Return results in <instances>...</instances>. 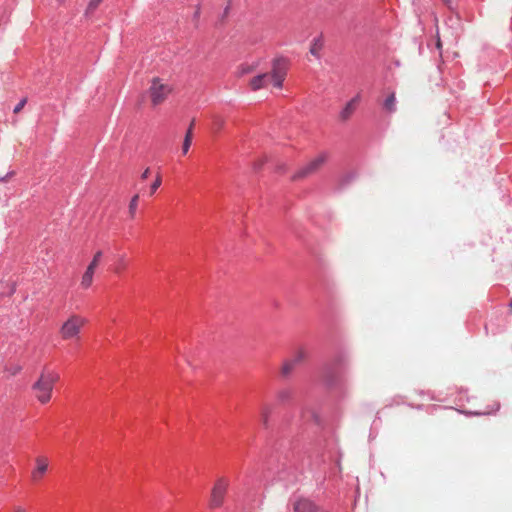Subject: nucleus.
<instances>
[{"label":"nucleus","instance_id":"1a4fd4ad","mask_svg":"<svg viewBox=\"0 0 512 512\" xmlns=\"http://www.w3.org/2000/svg\"><path fill=\"white\" fill-rule=\"evenodd\" d=\"M36 462V468L32 472V478L34 480H39L47 471L48 469V459L44 456H39L35 460Z\"/></svg>","mask_w":512,"mask_h":512},{"label":"nucleus","instance_id":"5701e85b","mask_svg":"<svg viewBox=\"0 0 512 512\" xmlns=\"http://www.w3.org/2000/svg\"><path fill=\"white\" fill-rule=\"evenodd\" d=\"M27 103V98H23L22 100H20V102L15 106L14 108V113L17 114L19 113L23 108L24 106L26 105Z\"/></svg>","mask_w":512,"mask_h":512},{"label":"nucleus","instance_id":"ddd939ff","mask_svg":"<svg viewBox=\"0 0 512 512\" xmlns=\"http://www.w3.org/2000/svg\"><path fill=\"white\" fill-rule=\"evenodd\" d=\"M271 412H272V406L270 404H263L260 407V418H261L262 424L265 427L268 426V421H269Z\"/></svg>","mask_w":512,"mask_h":512},{"label":"nucleus","instance_id":"9d476101","mask_svg":"<svg viewBox=\"0 0 512 512\" xmlns=\"http://www.w3.org/2000/svg\"><path fill=\"white\" fill-rule=\"evenodd\" d=\"M95 271L91 270L90 268H86V271L82 275L80 286L83 289H88L93 284V277H94Z\"/></svg>","mask_w":512,"mask_h":512},{"label":"nucleus","instance_id":"20e7f679","mask_svg":"<svg viewBox=\"0 0 512 512\" xmlns=\"http://www.w3.org/2000/svg\"><path fill=\"white\" fill-rule=\"evenodd\" d=\"M329 154L327 152H321L316 157L311 159L306 165L299 168L292 176L293 181L305 179L315 173H317L328 161Z\"/></svg>","mask_w":512,"mask_h":512},{"label":"nucleus","instance_id":"423d86ee","mask_svg":"<svg viewBox=\"0 0 512 512\" xmlns=\"http://www.w3.org/2000/svg\"><path fill=\"white\" fill-rule=\"evenodd\" d=\"M228 481L224 478H219L213 488H212V491H211V496H210V502H209V506L210 508H219L222 506L223 504V501H224V497L226 495V492H227V489H228Z\"/></svg>","mask_w":512,"mask_h":512},{"label":"nucleus","instance_id":"f3484780","mask_svg":"<svg viewBox=\"0 0 512 512\" xmlns=\"http://www.w3.org/2000/svg\"><path fill=\"white\" fill-rule=\"evenodd\" d=\"M323 47V42L320 38H316L313 40L311 47H310V53L316 57L319 56V52Z\"/></svg>","mask_w":512,"mask_h":512},{"label":"nucleus","instance_id":"2eb2a0df","mask_svg":"<svg viewBox=\"0 0 512 512\" xmlns=\"http://www.w3.org/2000/svg\"><path fill=\"white\" fill-rule=\"evenodd\" d=\"M138 201H139V195L136 194L132 197L130 200L129 206H128V213L131 219H134L136 216V211L138 207Z\"/></svg>","mask_w":512,"mask_h":512},{"label":"nucleus","instance_id":"7c9ffc66","mask_svg":"<svg viewBox=\"0 0 512 512\" xmlns=\"http://www.w3.org/2000/svg\"><path fill=\"white\" fill-rule=\"evenodd\" d=\"M509 306H510V310L512 311V301L510 302Z\"/></svg>","mask_w":512,"mask_h":512},{"label":"nucleus","instance_id":"9b49d317","mask_svg":"<svg viewBox=\"0 0 512 512\" xmlns=\"http://www.w3.org/2000/svg\"><path fill=\"white\" fill-rule=\"evenodd\" d=\"M295 368L296 365L290 359H286L281 365L280 374L283 378H288Z\"/></svg>","mask_w":512,"mask_h":512},{"label":"nucleus","instance_id":"c756f323","mask_svg":"<svg viewBox=\"0 0 512 512\" xmlns=\"http://www.w3.org/2000/svg\"><path fill=\"white\" fill-rule=\"evenodd\" d=\"M436 45H437V48H439V49L441 48V40H440L439 37L437 39V44Z\"/></svg>","mask_w":512,"mask_h":512},{"label":"nucleus","instance_id":"393cba45","mask_svg":"<svg viewBox=\"0 0 512 512\" xmlns=\"http://www.w3.org/2000/svg\"><path fill=\"white\" fill-rule=\"evenodd\" d=\"M253 71V67L252 66H249V65H246V66H241L239 68V71H238V74L240 76L244 75V74H247V73H251Z\"/></svg>","mask_w":512,"mask_h":512},{"label":"nucleus","instance_id":"7ed1b4c3","mask_svg":"<svg viewBox=\"0 0 512 512\" xmlns=\"http://www.w3.org/2000/svg\"><path fill=\"white\" fill-rule=\"evenodd\" d=\"M87 324V319L78 314L70 315L60 327L59 333L63 340L79 339L82 328Z\"/></svg>","mask_w":512,"mask_h":512},{"label":"nucleus","instance_id":"412c9836","mask_svg":"<svg viewBox=\"0 0 512 512\" xmlns=\"http://www.w3.org/2000/svg\"><path fill=\"white\" fill-rule=\"evenodd\" d=\"M224 123H225V121H224V119H223V118H221V117H219V116H217V117H215V118H214L213 125H214V128H215L216 130H220V129H222V128H223V126H224Z\"/></svg>","mask_w":512,"mask_h":512},{"label":"nucleus","instance_id":"f03ea898","mask_svg":"<svg viewBox=\"0 0 512 512\" xmlns=\"http://www.w3.org/2000/svg\"><path fill=\"white\" fill-rule=\"evenodd\" d=\"M59 380V374L51 370H43L38 380L32 385L36 399L41 404L51 400L54 384Z\"/></svg>","mask_w":512,"mask_h":512},{"label":"nucleus","instance_id":"6e6552de","mask_svg":"<svg viewBox=\"0 0 512 512\" xmlns=\"http://www.w3.org/2000/svg\"><path fill=\"white\" fill-rule=\"evenodd\" d=\"M360 101V95H356L354 98H352L342 109V111L339 114V118L341 121H347L351 115L356 110V106Z\"/></svg>","mask_w":512,"mask_h":512},{"label":"nucleus","instance_id":"c85d7f7f","mask_svg":"<svg viewBox=\"0 0 512 512\" xmlns=\"http://www.w3.org/2000/svg\"><path fill=\"white\" fill-rule=\"evenodd\" d=\"M194 122H195V121H194V120H192V121H191V123H190V125H189V127H188V129H187V131H190V130H191V133H192V134H193Z\"/></svg>","mask_w":512,"mask_h":512},{"label":"nucleus","instance_id":"4be33fe9","mask_svg":"<svg viewBox=\"0 0 512 512\" xmlns=\"http://www.w3.org/2000/svg\"><path fill=\"white\" fill-rule=\"evenodd\" d=\"M103 0H90L87 6L88 11H94Z\"/></svg>","mask_w":512,"mask_h":512},{"label":"nucleus","instance_id":"b1692460","mask_svg":"<svg viewBox=\"0 0 512 512\" xmlns=\"http://www.w3.org/2000/svg\"><path fill=\"white\" fill-rule=\"evenodd\" d=\"M15 174H16L15 171H9L5 175L0 176V183L10 181V179L13 178L15 176Z\"/></svg>","mask_w":512,"mask_h":512},{"label":"nucleus","instance_id":"cd10ccee","mask_svg":"<svg viewBox=\"0 0 512 512\" xmlns=\"http://www.w3.org/2000/svg\"><path fill=\"white\" fill-rule=\"evenodd\" d=\"M14 512H27L25 508H23L22 506H16L14 508Z\"/></svg>","mask_w":512,"mask_h":512},{"label":"nucleus","instance_id":"a211bd4d","mask_svg":"<svg viewBox=\"0 0 512 512\" xmlns=\"http://www.w3.org/2000/svg\"><path fill=\"white\" fill-rule=\"evenodd\" d=\"M395 93H391L384 102V108L389 112L395 111Z\"/></svg>","mask_w":512,"mask_h":512},{"label":"nucleus","instance_id":"aec40b11","mask_svg":"<svg viewBox=\"0 0 512 512\" xmlns=\"http://www.w3.org/2000/svg\"><path fill=\"white\" fill-rule=\"evenodd\" d=\"M161 182H162L161 176L157 175L155 181L151 184V187H150L151 194L155 193V191L160 187Z\"/></svg>","mask_w":512,"mask_h":512},{"label":"nucleus","instance_id":"bb28decb","mask_svg":"<svg viewBox=\"0 0 512 512\" xmlns=\"http://www.w3.org/2000/svg\"><path fill=\"white\" fill-rule=\"evenodd\" d=\"M149 174H150V169H149V168H146V169L144 170V172L142 173V175H141V179H142V180L147 179V178H148V176H149Z\"/></svg>","mask_w":512,"mask_h":512},{"label":"nucleus","instance_id":"6ab92c4d","mask_svg":"<svg viewBox=\"0 0 512 512\" xmlns=\"http://www.w3.org/2000/svg\"><path fill=\"white\" fill-rule=\"evenodd\" d=\"M103 257V252L102 251H97L94 256H93V259L92 261L89 263L88 265V268H90L91 270H96V268L99 266L100 262H101V259Z\"/></svg>","mask_w":512,"mask_h":512},{"label":"nucleus","instance_id":"473e14b6","mask_svg":"<svg viewBox=\"0 0 512 512\" xmlns=\"http://www.w3.org/2000/svg\"><path fill=\"white\" fill-rule=\"evenodd\" d=\"M60 2H62L63 0H59Z\"/></svg>","mask_w":512,"mask_h":512},{"label":"nucleus","instance_id":"a878e982","mask_svg":"<svg viewBox=\"0 0 512 512\" xmlns=\"http://www.w3.org/2000/svg\"><path fill=\"white\" fill-rule=\"evenodd\" d=\"M21 366L19 365H14V366H11V367H8L6 370L11 374V375H16L18 374L20 371H21Z\"/></svg>","mask_w":512,"mask_h":512},{"label":"nucleus","instance_id":"f8f14e48","mask_svg":"<svg viewBox=\"0 0 512 512\" xmlns=\"http://www.w3.org/2000/svg\"><path fill=\"white\" fill-rule=\"evenodd\" d=\"M293 397V392L289 388H282L277 391L276 393V399L280 403H286L290 401Z\"/></svg>","mask_w":512,"mask_h":512},{"label":"nucleus","instance_id":"39448f33","mask_svg":"<svg viewBox=\"0 0 512 512\" xmlns=\"http://www.w3.org/2000/svg\"><path fill=\"white\" fill-rule=\"evenodd\" d=\"M172 87L163 82L160 78L155 77L151 81L149 87V97L153 107L162 104L172 92Z\"/></svg>","mask_w":512,"mask_h":512},{"label":"nucleus","instance_id":"f257e3e1","mask_svg":"<svg viewBox=\"0 0 512 512\" xmlns=\"http://www.w3.org/2000/svg\"><path fill=\"white\" fill-rule=\"evenodd\" d=\"M288 62L285 58H275L271 64V70L267 73L259 74L253 77L249 86L252 91H257L267 87L269 81L275 88L281 89L287 76Z\"/></svg>","mask_w":512,"mask_h":512},{"label":"nucleus","instance_id":"0eeeda50","mask_svg":"<svg viewBox=\"0 0 512 512\" xmlns=\"http://www.w3.org/2000/svg\"><path fill=\"white\" fill-rule=\"evenodd\" d=\"M294 512H325L317 507L312 501L300 498L293 503Z\"/></svg>","mask_w":512,"mask_h":512},{"label":"nucleus","instance_id":"dca6fc26","mask_svg":"<svg viewBox=\"0 0 512 512\" xmlns=\"http://www.w3.org/2000/svg\"><path fill=\"white\" fill-rule=\"evenodd\" d=\"M192 133H191V130L190 131H186V134H185V137H184V140H183V144H182V153L183 155H186L191 147V144H192Z\"/></svg>","mask_w":512,"mask_h":512},{"label":"nucleus","instance_id":"2f4dec72","mask_svg":"<svg viewBox=\"0 0 512 512\" xmlns=\"http://www.w3.org/2000/svg\"><path fill=\"white\" fill-rule=\"evenodd\" d=\"M446 3H449L450 0H444Z\"/></svg>","mask_w":512,"mask_h":512},{"label":"nucleus","instance_id":"4468645a","mask_svg":"<svg viewBox=\"0 0 512 512\" xmlns=\"http://www.w3.org/2000/svg\"><path fill=\"white\" fill-rule=\"evenodd\" d=\"M307 358V353L303 348H299L295 351L293 356L289 358L296 366L301 364Z\"/></svg>","mask_w":512,"mask_h":512}]
</instances>
